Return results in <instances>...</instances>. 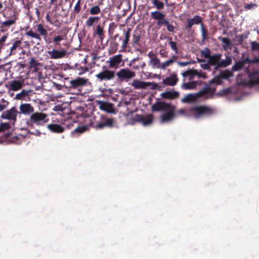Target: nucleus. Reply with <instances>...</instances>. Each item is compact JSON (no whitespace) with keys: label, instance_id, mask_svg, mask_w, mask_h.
I'll return each mask as SVG.
<instances>
[{"label":"nucleus","instance_id":"52","mask_svg":"<svg viewBox=\"0 0 259 259\" xmlns=\"http://www.w3.org/2000/svg\"><path fill=\"white\" fill-rule=\"evenodd\" d=\"M169 39H170V41H169L168 44H169L170 48H171V49L173 51H174L176 53H178V48H177L176 42L172 41L171 40L172 38L171 37H170Z\"/></svg>","mask_w":259,"mask_h":259},{"label":"nucleus","instance_id":"24","mask_svg":"<svg viewBox=\"0 0 259 259\" xmlns=\"http://www.w3.org/2000/svg\"><path fill=\"white\" fill-rule=\"evenodd\" d=\"M179 80L177 75L173 74L169 76L166 77L163 79L162 83L165 85L174 86L175 85Z\"/></svg>","mask_w":259,"mask_h":259},{"label":"nucleus","instance_id":"59","mask_svg":"<svg viewBox=\"0 0 259 259\" xmlns=\"http://www.w3.org/2000/svg\"><path fill=\"white\" fill-rule=\"evenodd\" d=\"M159 54L162 57L166 58L168 56V52L165 49H160Z\"/></svg>","mask_w":259,"mask_h":259},{"label":"nucleus","instance_id":"33","mask_svg":"<svg viewBox=\"0 0 259 259\" xmlns=\"http://www.w3.org/2000/svg\"><path fill=\"white\" fill-rule=\"evenodd\" d=\"M198 82L197 81H191L188 82H183L181 84V88L184 90H193L196 88Z\"/></svg>","mask_w":259,"mask_h":259},{"label":"nucleus","instance_id":"4","mask_svg":"<svg viewBox=\"0 0 259 259\" xmlns=\"http://www.w3.org/2000/svg\"><path fill=\"white\" fill-rule=\"evenodd\" d=\"M49 121L47 114L42 112H35L31 114L27 122L28 127L33 125L43 126Z\"/></svg>","mask_w":259,"mask_h":259},{"label":"nucleus","instance_id":"20","mask_svg":"<svg viewBox=\"0 0 259 259\" xmlns=\"http://www.w3.org/2000/svg\"><path fill=\"white\" fill-rule=\"evenodd\" d=\"M48 53L51 59H57L64 57L66 55V51L64 49L61 50L53 49L52 51H48Z\"/></svg>","mask_w":259,"mask_h":259},{"label":"nucleus","instance_id":"61","mask_svg":"<svg viewBox=\"0 0 259 259\" xmlns=\"http://www.w3.org/2000/svg\"><path fill=\"white\" fill-rule=\"evenodd\" d=\"M116 27H117V25L115 24L114 22L111 23L109 24V32H110L111 29H112L113 30H114Z\"/></svg>","mask_w":259,"mask_h":259},{"label":"nucleus","instance_id":"23","mask_svg":"<svg viewBox=\"0 0 259 259\" xmlns=\"http://www.w3.org/2000/svg\"><path fill=\"white\" fill-rule=\"evenodd\" d=\"M57 33L58 35L54 36L53 39L54 47L60 46V42L67 38V33L65 31L61 30V33L58 32Z\"/></svg>","mask_w":259,"mask_h":259},{"label":"nucleus","instance_id":"58","mask_svg":"<svg viewBox=\"0 0 259 259\" xmlns=\"http://www.w3.org/2000/svg\"><path fill=\"white\" fill-rule=\"evenodd\" d=\"M150 89L151 90H161V87L159 86L157 83H151L150 85Z\"/></svg>","mask_w":259,"mask_h":259},{"label":"nucleus","instance_id":"38","mask_svg":"<svg viewBox=\"0 0 259 259\" xmlns=\"http://www.w3.org/2000/svg\"><path fill=\"white\" fill-rule=\"evenodd\" d=\"M177 57L175 55L172 56V57L168 60H166L164 62L161 63V69H165L166 67L170 65L174 62L176 61Z\"/></svg>","mask_w":259,"mask_h":259},{"label":"nucleus","instance_id":"16","mask_svg":"<svg viewBox=\"0 0 259 259\" xmlns=\"http://www.w3.org/2000/svg\"><path fill=\"white\" fill-rule=\"evenodd\" d=\"M172 105L170 103H168L164 101H157L153 104L151 107V110L153 112L165 111L170 109Z\"/></svg>","mask_w":259,"mask_h":259},{"label":"nucleus","instance_id":"27","mask_svg":"<svg viewBox=\"0 0 259 259\" xmlns=\"http://www.w3.org/2000/svg\"><path fill=\"white\" fill-rule=\"evenodd\" d=\"M157 25L159 26H166L167 31L170 32H173L175 29V27L170 24L168 19L165 18V17H163L160 21H157Z\"/></svg>","mask_w":259,"mask_h":259},{"label":"nucleus","instance_id":"53","mask_svg":"<svg viewBox=\"0 0 259 259\" xmlns=\"http://www.w3.org/2000/svg\"><path fill=\"white\" fill-rule=\"evenodd\" d=\"M230 93V90L229 89H226L219 91L217 95L220 96H223L228 95Z\"/></svg>","mask_w":259,"mask_h":259},{"label":"nucleus","instance_id":"40","mask_svg":"<svg viewBox=\"0 0 259 259\" xmlns=\"http://www.w3.org/2000/svg\"><path fill=\"white\" fill-rule=\"evenodd\" d=\"M202 41L204 42L208 38V32L206 28L204 27L203 24L201 26Z\"/></svg>","mask_w":259,"mask_h":259},{"label":"nucleus","instance_id":"56","mask_svg":"<svg viewBox=\"0 0 259 259\" xmlns=\"http://www.w3.org/2000/svg\"><path fill=\"white\" fill-rule=\"evenodd\" d=\"M50 24L53 25L55 26L59 27L61 23L59 20L52 18L51 21H50Z\"/></svg>","mask_w":259,"mask_h":259},{"label":"nucleus","instance_id":"22","mask_svg":"<svg viewBox=\"0 0 259 259\" xmlns=\"http://www.w3.org/2000/svg\"><path fill=\"white\" fill-rule=\"evenodd\" d=\"M148 56L150 59V62L153 67L161 68V64L160 59L156 55L152 52H149Z\"/></svg>","mask_w":259,"mask_h":259},{"label":"nucleus","instance_id":"11","mask_svg":"<svg viewBox=\"0 0 259 259\" xmlns=\"http://www.w3.org/2000/svg\"><path fill=\"white\" fill-rule=\"evenodd\" d=\"M115 75L117 76L119 81H122L135 77L136 74L127 68H122L115 73Z\"/></svg>","mask_w":259,"mask_h":259},{"label":"nucleus","instance_id":"36","mask_svg":"<svg viewBox=\"0 0 259 259\" xmlns=\"http://www.w3.org/2000/svg\"><path fill=\"white\" fill-rule=\"evenodd\" d=\"M100 18L98 16L90 17L85 22V24L88 27H92L95 23H97L100 20Z\"/></svg>","mask_w":259,"mask_h":259},{"label":"nucleus","instance_id":"45","mask_svg":"<svg viewBox=\"0 0 259 259\" xmlns=\"http://www.w3.org/2000/svg\"><path fill=\"white\" fill-rule=\"evenodd\" d=\"M210 84L215 83L217 85H220L223 83V81L222 80V78L220 75H219L218 76H215L213 78L211 79L209 81Z\"/></svg>","mask_w":259,"mask_h":259},{"label":"nucleus","instance_id":"47","mask_svg":"<svg viewBox=\"0 0 259 259\" xmlns=\"http://www.w3.org/2000/svg\"><path fill=\"white\" fill-rule=\"evenodd\" d=\"M118 44L115 41L111 42L110 44V53H114L118 50Z\"/></svg>","mask_w":259,"mask_h":259},{"label":"nucleus","instance_id":"35","mask_svg":"<svg viewBox=\"0 0 259 259\" xmlns=\"http://www.w3.org/2000/svg\"><path fill=\"white\" fill-rule=\"evenodd\" d=\"M150 17L155 20L160 21L163 17H165V15L160 11H155L151 12Z\"/></svg>","mask_w":259,"mask_h":259},{"label":"nucleus","instance_id":"63","mask_svg":"<svg viewBox=\"0 0 259 259\" xmlns=\"http://www.w3.org/2000/svg\"><path fill=\"white\" fill-rule=\"evenodd\" d=\"M179 64H180L182 66H185L189 64V62H179Z\"/></svg>","mask_w":259,"mask_h":259},{"label":"nucleus","instance_id":"39","mask_svg":"<svg viewBox=\"0 0 259 259\" xmlns=\"http://www.w3.org/2000/svg\"><path fill=\"white\" fill-rule=\"evenodd\" d=\"M96 34L98 35L100 39L102 40L104 37V31L103 29V27H102L100 25H98L96 26V29L95 31Z\"/></svg>","mask_w":259,"mask_h":259},{"label":"nucleus","instance_id":"6","mask_svg":"<svg viewBox=\"0 0 259 259\" xmlns=\"http://www.w3.org/2000/svg\"><path fill=\"white\" fill-rule=\"evenodd\" d=\"M195 118L198 119L202 116H209L215 113V109L211 107L205 105L196 106L190 109Z\"/></svg>","mask_w":259,"mask_h":259},{"label":"nucleus","instance_id":"15","mask_svg":"<svg viewBox=\"0 0 259 259\" xmlns=\"http://www.w3.org/2000/svg\"><path fill=\"white\" fill-rule=\"evenodd\" d=\"M203 18L199 15H194L193 18H187V24L185 26V29L187 31L191 30L192 26L194 25H199L201 26L202 25Z\"/></svg>","mask_w":259,"mask_h":259},{"label":"nucleus","instance_id":"19","mask_svg":"<svg viewBox=\"0 0 259 259\" xmlns=\"http://www.w3.org/2000/svg\"><path fill=\"white\" fill-rule=\"evenodd\" d=\"M122 61V55L118 54L109 58L108 61L109 66L111 68H117L119 67V64Z\"/></svg>","mask_w":259,"mask_h":259},{"label":"nucleus","instance_id":"64","mask_svg":"<svg viewBox=\"0 0 259 259\" xmlns=\"http://www.w3.org/2000/svg\"><path fill=\"white\" fill-rule=\"evenodd\" d=\"M253 59V63L254 64H258L259 63V58L254 57Z\"/></svg>","mask_w":259,"mask_h":259},{"label":"nucleus","instance_id":"42","mask_svg":"<svg viewBox=\"0 0 259 259\" xmlns=\"http://www.w3.org/2000/svg\"><path fill=\"white\" fill-rule=\"evenodd\" d=\"M11 128V126L9 122H2L0 123V133L9 131Z\"/></svg>","mask_w":259,"mask_h":259},{"label":"nucleus","instance_id":"55","mask_svg":"<svg viewBox=\"0 0 259 259\" xmlns=\"http://www.w3.org/2000/svg\"><path fill=\"white\" fill-rule=\"evenodd\" d=\"M3 104L0 103V111H3L4 109H5L7 106H8L9 103V102L3 100Z\"/></svg>","mask_w":259,"mask_h":259},{"label":"nucleus","instance_id":"25","mask_svg":"<svg viewBox=\"0 0 259 259\" xmlns=\"http://www.w3.org/2000/svg\"><path fill=\"white\" fill-rule=\"evenodd\" d=\"M19 108L21 113L25 115H31L34 113V107L29 103L21 104Z\"/></svg>","mask_w":259,"mask_h":259},{"label":"nucleus","instance_id":"44","mask_svg":"<svg viewBox=\"0 0 259 259\" xmlns=\"http://www.w3.org/2000/svg\"><path fill=\"white\" fill-rule=\"evenodd\" d=\"M152 3L157 10H161L164 8V3L158 0H152Z\"/></svg>","mask_w":259,"mask_h":259},{"label":"nucleus","instance_id":"2","mask_svg":"<svg viewBox=\"0 0 259 259\" xmlns=\"http://www.w3.org/2000/svg\"><path fill=\"white\" fill-rule=\"evenodd\" d=\"M89 124L76 127L72 132V133H82L89 129L90 125L96 130H102L105 127L112 128L115 123L114 118H109L106 115L101 116L100 121H96L95 124H94L91 119H89Z\"/></svg>","mask_w":259,"mask_h":259},{"label":"nucleus","instance_id":"54","mask_svg":"<svg viewBox=\"0 0 259 259\" xmlns=\"http://www.w3.org/2000/svg\"><path fill=\"white\" fill-rule=\"evenodd\" d=\"M194 74H195V76L200 78H206L207 77L206 73L202 72L201 71H198V70H195V73Z\"/></svg>","mask_w":259,"mask_h":259},{"label":"nucleus","instance_id":"41","mask_svg":"<svg viewBox=\"0 0 259 259\" xmlns=\"http://www.w3.org/2000/svg\"><path fill=\"white\" fill-rule=\"evenodd\" d=\"M101 12V9L99 6L96 5L92 7L89 9V13L92 15H96Z\"/></svg>","mask_w":259,"mask_h":259},{"label":"nucleus","instance_id":"12","mask_svg":"<svg viewBox=\"0 0 259 259\" xmlns=\"http://www.w3.org/2000/svg\"><path fill=\"white\" fill-rule=\"evenodd\" d=\"M87 79L80 77L71 80L69 81V91L82 87L87 84Z\"/></svg>","mask_w":259,"mask_h":259},{"label":"nucleus","instance_id":"1","mask_svg":"<svg viewBox=\"0 0 259 259\" xmlns=\"http://www.w3.org/2000/svg\"><path fill=\"white\" fill-rule=\"evenodd\" d=\"M23 30L25 32V35L30 38H34L40 41L43 38L47 44H53V37H48V31L42 24H37L32 28H30L29 26H26L23 28Z\"/></svg>","mask_w":259,"mask_h":259},{"label":"nucleus","instance_id":"62","mask_svg":"<svg viewBox=\"0 0 259 259\" xmlns=\"http://www.w3.org/2000/svg\"><path fill=\"white\" fill-rule=\"evenodd\" d=\"M209 65H210L208 64V63H207V64H201V67L205 70L208 69L209 68Z\"/></svg>","mask_w":259,"mask_h":259},{"label":"nucleus","instance_id":"43","mask_svg":"<svg viewBox=\"0 0 259 259\" xmlns=\"http://www.w3.org/2000/svg\"><path fill=\"white\" fill-rule=\"evenodd\" d=\"M195 73V70H188L183 72L182 73V75L184 77L188 76L189 80H192L194 78V77L195 76V74H194Z\"/></svg>","mask_w":259,"mask_h":259},{"label":"nucleus","instance_id":"28","mask_svg":"<svg viewBox=\"0 0 259 259\" xmlns=\"http://www.w3.org/2000/svg\"><path fill=\"white\" fill-rule=\"evenodd\" d=\"M132 30V29L130 27H128L126 30H123L124 38L122 39V44L121 46V48L123 50H125L127 48V44L130 41Z\"/></svg>","mask_w":259,"mask_h":259},{"label":"nucleus","instance_id":"17","mask_svg":"<svg viewBox=\"0 0 259 259\" xmlns=\"http://www.w3.org/2000/svg\"><path fill=\"white\" fill-rule=\"evenodd\" d=\"M9 45H11L9 56L16 54L18 50L22 49V41L18 38L11 40Z\"/></svg>","mask_w":259,"mask_h":259},{"label":"nucleus","instance_id":"21","mask_svg":"<svg viewBox=\"0 0 259 259\" xmlns=\"http://www.w3.org/2000/svg\"><path fill=\"white\" fill-rule=\"evenodd\" d=\"M160 96L163 99L175 100L179 98L180 93L175 90L168 91L161 93Z\"/></svg>","mask_w":259,"mask_h":259},{"label":"nucleus","instance_id":"37","mask_svg":"<svg viewBox=\"0 0 259 259\" xmlns=\"http://www.w3.org/2000/svg\"><path fill=\"white\" fill-rule=\"evenodd\" d=\"M219 75H220L222 79H227L230 77L233 76V71L231 70H225L221 71Z\"/></svg>","mask_w":259,"mask_h":259},{"label":"nucleus","instance_id":"46","mask_svg":"<svg viewBox=\"0 0 259 259\" xmlns=\"http://www.w3.org/2000/svg\"><path fill=\"white\" fill-rule=\"evenodd\" d=\"M28 95V92L25 90H23L20 93L16 94L15 99L17 100H21Z\"/></svg>","mask_w":259,"mask_h":259},{"label":"nucleus","instance_id":"9","mask_svg":"<svg viewBox=\"0 0 259 259\" xmlns=\"http://www.w3.org/2000/svg\"><path fill=\"white\" fill-rule=\"evenodd\" d=\"M18 113L16 107H13L11 109L4 111L1 115V118L11 121L14 124L17 121Z\"/></svg>","mask_w":259,"mask_h":259},{"label":"nucleus","instance_id":"57","mask_svg":"<svg viewBox=\"0 0 259 259\" xmlns=\"http://www.w3.org/2000/svg\"><path fill=\"white\" fill-rule=\"evenodd\" d=\"M256 6L257 5L255 4H253V3L248 4H246L244 6V8L245 10H251L252 9L255 8L256 7Z\"/></svg>","mask_w":259,"mask_h":259},{"label":"nucleus","instance_id":"7","mask_svg":"<svg viewBox=\"0 0 259 259\" xmlns=\"http://www.w3.org/2000/svg\"><path fill=\"white\" fill-rule=\"evenodd\" d=\"M2 15L6 18V20L0 21V32L4 33L8 31L11 26L15 25L17 20H18V17L14 11L9 16H7L4 12Z\"/></svg>","mask_w":259,"mask_h":259},{"label":"nucleus","instance_id":"31","mask_svg":"<svg viewBox=\"0 0 259 259\" xmlns=\"http://www.w3.org/2000/svg\"><path fill=\"white\" fill-rule=\"evenodd\" d=\"M9 83L10 89L13 91H17L23 87V83L20 80H13Z\"/></svg>","mask_w":259,"mask_h":259},{"label":"nucleus","instance_id":"32","mask_svg":"<svg viewBox=\"0 0 259 259\" xmlns=\"http://www.w3.org/2000/svg\"><path fill=\"white\" fill-rule=\"evenodd\" d=\"M40 65V63L38 62L35 58L31 56L29 57V68L30 69H33L35 71H37Z\"/></svg>","mask_w":259,"mask_h":259},{"label":"nucleus","instance_id":"60","mask_svg":"<svg viewBox=\"0 0 259 259\" xmlns=\"http://www.w3.org/2000/svg\"><path fill=\"white\" fill-rule=\"evenodd\" d=\"M8 37V34L6 35H3L0 39V45H4V43L6 41L7 38Z\"/></svg>","mask_w":259,"mask_h":259},{"label":"nucleus","instance_id":"48","mask_svg":"<svg viewBox=\"0 0 259 259\" xmlns=\"http://www.w3.org/2000/svg\"><path fill=\"white\" fill-rule=\"evenodd\" d=\"M201 55L204 57L206 59H209V58L211 56L210 55V51L207 48H205L204 50L201 52Z\"/></svg>","mask_w":259,"mask_h":259},{"label":"nucleus","instance_id":"26","mask_svg":"<svg viewBox=\"0 0 259 259\" xmlns=\"http://www.w3.org/2000/svg\"><path fill=\"white\" fill-rule=\"evenodd\" d=\"M150 84L151 82H144L138 79H134L132 83V85L135 89H145L149 87Z\"/></svg>","mask_w":259,"mask_h":259},{"label":"nucleus","instance_id":"3","mask_svg":"<svg viewBox=\"0 0 259 259\" xmlns=\"http://www.w3.org/2000/svg\"><path fill=\"white\" fill-rule=\"evenodd\" d=\"M215 91V88L210 87L207 85L196 94H188L181 100V101L183 103H191L201 97H204L205 99H211L213 98Z\"/></svg>","mask_w":259,"mask_h":259},{"label":"nucleus","instance_id":"30","mask_svg":"<svg viewBox=\"0 0 259 259\" xmlns=\"http://www.w3.org/2000/svg\"><path fill=\"white\" fill-rule=\"evenodd\" d=\"M100 109L105 111L108 113H115V110L113 107V105L110 103H103L100 105Z\"/></svg>","mask_w":259,"mask_h":259},{"label":"nucleus","instance_id":"49","mask_svg":"<svg viewBox=\"0 0 259 259\" xmlns=\"http://www.w3.org/2000/svg\"><path fill=\"white\" fill-rule=\"evenodd\" d=\"M250 47L252 51H258L259 43L255 41H251L250 43Z\"/></svg>","mask_w":259,"mask_h":259},{"label":"nucleus","instance_id":"14","mask_svg":"<svg viewBox=\"0 0 259 259\" xmlns=\"http://www.w3.org/2000/svg\"><path fill=\"white\" fill-rule=\"evenodd\" d=\"M254 64L253 59H250L248 57L246 58L236 62L232 67V71H239L242 70L245 67V64Z\"/></svg>","mask_w":259,"mask_h":259},{"label":"nucleus","instance_id":"10","mask_svg":"<svg viewBox=\"0 0 259 259\" xmlns=\"http://www.w3.org/2000/svg\"><path fill=\"white\" fill-rule=\"evenodd\" d=\"M248 77V84L251 87L259 86V69L250 71L249 67L246 68Z\"/></svg>","mask_w":259,"mask_h":259},{"label":"nucleus","instance_id":"5","mask_svg":"<svg viewBox=\"0 0 259 259\" xmlns=\"http://www.w3.org/2000/svg\"><path fill=\"white\" fill-rule=\"evenodd\" d=\"M222 55L217 54L211 55L208 59V63L211 66H214L215 69L225 68L229 66L232 63L231 57L227 56L225 60L221 59Z\"/></svg>","mask_w":259,"mask_h":259},{"label":"nucleus","instance_id":"29","mask_svg":"<svg viewBox=\"0 0 259 259\" xmlns=\"http://www.w3.org/2000/svg\"><path fill=\"white\" fill-rule=\"evenodd\" d=\"M48 129L53 133H62L64 131V128L61 125L57 123H51L47 125Z\"/></svg>","mask_w":259,"mask_h":259},{"label":"nucleus","instance_id":"34","mask_svg":"<svg viewBox=\"0 0 259 259\" xmlns=\"http://www.w3.org/2000/svg\"><path fill=\"white\" fill-rule=\"evenodd\" d=\"M218 39L221 40L224 44L223 47L225 50L231 49L232 44L231 40L229 38L219 36L218 37Z\"/></svg>","mask_w":259,"mask_h":259},{"label":"nucleus","instance_id":"50","mask_svg":"<svg viewBox=\"0 0 259 259\" xmlns=\"http://www.w3.org/2000/svg\"><path fill=\"white\" fill-rule=\"evenodd\" d=\"M247 36L246 34H242L236 36L237 41L239 45H242L243 42L244 38H247Z\"/></svg>","mask_w":259,"mask_h":259},{"label":"nucleus","instance_id":"13","mask_svg":"<svg viewBox=\"0 0 259 259\" xmlns=\"http://www.w3.org/2000/svg\"><path fill=\"white\" fill-rule=\"evenodd\" d=\"M134 121L142 123L144 125H148L153 121V116L152 114H148L144 116L140 114H136L133 118Z\"/></svg>","mask_w":259,"mask_h":259},{"label":"nucleus","instance_id":"18","mask_svg":"<svg viewBox=\"0 0 259 259\" xmlns=\"http://www.w3.org/2000/svg\"><path fill=\"white\" fill-rule=\"evenodd\" d=\"M169 108L170 109L166 110V112L161 116V120L162 122L170 121L175 116L176 106L172 105Z\"/></svg>","mask_w":259,"mask_h":259},{"label":"nucleus","instance_id":"8","mask_svg":"<svg viewBox=\"0 0 259 259\" xmlns=\"http://www.w3.org/2000/svg\"><path fill=\"white\" fill-rule=\"evenodd\" d=\"M96 77L99 82L113 80L115 78V72L106 68L96 74Z\"/></svg>","mask_w":259,"mask_h":259},{"label":"nucleus","instance_id":"51","mask_svg":"<svg viewBox=\"0 0 259 259\" xmlns=\"http://www.w3.org/2000/svg\"><path fill=\"white\" fill-rule=\"evenodd\" d=\"M81 0H78L76 5L74 7V11L75 13L78 14L81 10Z\"/></svg>","mask_w":259,"mask_h":259}]
</instances>
